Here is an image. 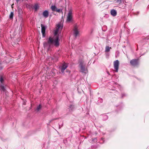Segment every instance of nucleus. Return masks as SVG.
Here are the masks:
<instances>
[{"label":"nucleus","instance_id":"f257e3e1","mask_svg":"<svg viewBox=\"0 0 149 149\" xmlns=\"http://www.w3.org/2000/svg\"><path fill=\"white\" fill-rule=\"evenodd\" d=\"M59 41V38H49L47 42H44V47L47 48L48 50L54 46L58 47L60 45Z\"/></svg>","mask_w":149,"mask_h":149},{"label":"nucleus","instance_id":"6e6552de","mask_svg":"<svg viewBox=\"0 0 149 149\" xmlns=\"http://www.w3.org/2000/svg\"><path fill=\"white\" fill-rule=\"evenodd\" d=\"M41 32L42 34V37H44L45 36V30L46 27L44 25L41 24Z\"/></svg>","mask_w":149,"mask_h":149},{"label":"nucleus","instance_id":"7ed1b4c3","mask_svg":"<svg viewBox=\"0 0 149 149\" xmlns=\"http://www.w3.org/2000/svg\"><path fill=\"white\" fill-rule=\"evenodd\" d=\"M72 10L71 9H70L69 10L66 21L67 22H70L72 21Z\"/></svg>","mask_w":149,"mask_h":149},{"label":"nucleus","instance_id":"4468645a","mask_svg":"<svg viewBox=\"0 0 149 149\" xmlns=\"http://www.w3.org/2000/svg\"><path fill=\"white\" fill-rule=\"evenodd\" d=\"M4 81L3 77V76L0 75V81L1 82V84H3Z\"/></svg>","mask_w":149,"mask_h":149},{"label":"nucleus","instance_id":"39448f33","mask_svg":"<svg viewBox=\"0 0 149 149\" xmlns=\"http://www.w3.org/2000/svg\"><path fill=\"white\" fill-rule=\"evenodd\" d=\"M119 61L118 60H116L113 62V66L115 69V71L118 72L119 69Z\"/></svg>","mask_w":149,"mask_h":149},{"label":"nucleus","instance_id":"6ab92c4d","mask_svg":"<svg viewBox=\"0 0 149 149\" xmlns=\"http://www.w3.org/2000/svg\"><path fill=\"white\" fill-rule=\"evenodd\" d=\"M55 11H56L57 12L59 13L61 11V10L60 9L56 8Z\"/></svg>","mask_w":149,"mask_h":149},{"label":"nucleus","instance_id":"a211bd4d","mask_svg":"<svg viewBox=\"0 0 149 149\" xmlns=\"http://www.w3.org/2000/svg\"><path fill=\"white\" fill-rule=\"evenodd\" d=\"M42 106L40 104H39V105L37 107L36 110L38 111H39L41 109Z\"/></svg>","mask_w":149,"mask_h":149},{"label":"nucleus","instance_id":"4be33fe9","mask_svg":"<svg viewBox=\"0 0 149 149\" xmlns=\"http://www.w3.org/2000/svg\"><path fill=\"white\" fill-rule=\"evenodd\" d=\"M66 72L68 73L69 74L70 73V71L69 70H66Z\"/></svg>","mask_w":149,"mask_h":149},{"label":"nucleus","instance_id":"393cba45","mask_svg":"<svg viewBox=\"0 0 149 149\" xmlns=\"http://www.w3.org/2000/svg\"><path fill=\"white\" fill-rule=\"evenodd\" d=\"M107 73L109 75H110V73H109V72H107Z\"/></svg>","mask_w":149,"mask_h":149},{"label":"nucleus","instance_id":"9b49d317","mask_svg":"<svg viewBox=\"0 0 149 149\" xmlns=\"http://www.w3.org/2000/svg\"><path fill=\"white\" fill-rule=\"evenodd\" d=\"M111 15L113 16L114 17L116 16L117 15V12L116 10L112 9L110 12Z\"/></svg>","mask_w":149,"mask_h":149},{"label":"nucleus","instance_id":"b1692460","mask_svg":"<svg viewBox=\"0 0 149 149\" xmlns=\"http://www.w3.org/2000/svg\"><path fill=\"white\" fill-rule=\"evenodd\" d=\"M19 1V0H16V1L17 3H18Z\"/></svg>","mask_w":149,"mask_h":149},{"label":"nucleus","instance_id":"1a4fd4ad","mask_svg":"<svg viewBox=\"0 0 149 149\" xmlns=\"http://www.w3.org/2000/svg\"><path fill=\"white\" fill-rule=\"evenodd\" d=\"M68 64L64 63L62 65L61 68V71L62 73H64V70L68 67Z\"/></svg>","mask_w":149,"mask_h":149},{"label":"nucleus","instance_id":"412c9836","mask_svg":"<svg viewBox=\"0 0 149 149\" xmlns=\"http://www.w3.org/2000/svg\"><path fill=\"white\" fill-rule=\"evenodd\" d=\"M73 107H74V106H73V105H70V108H71V109H72V108H73Z\"/></svg>","mask_w":149,"mask_h":149},{"label":"nucleus","instance_id":"2eb2a0df","mask_svg":"<svg viewBox=\"0 0 149 149\" xmlns=\"http://www.w3.org/2000/svg\"><path fill=\"white\" fill-rule=\"evenodd\" d=\"M51 8L52 11H55L57 8L55 6H51Z\"/></svg>","mask_w":149,"mask_h":149},{"label":"nucleus","instance_id":"f3484780","mask_svg":"<svg viewBox=\"0 0 149 149\" xmlns=\"http://www.w3.org/2000/svg\"><path fill=\"white\" fill-rule=\"evenodd\" d=\"M14 15L13 13V12H11L10 15L9 17L10 19H13Z\"/></svg>","mask_w":149,"mask_h":149},{"label":"nucleus","instance_id":"f03ea898","mask_svg":"<svg viewBox=\"0 0 149 149\" xmlns=\"http://www.w3.org/2000/svg\"><path fill=\"white\" fill-rule=\"evenodd\" d=\"M63 24L62 22L59 23L54 30V33L55 36H57L62 29Z\"/></svg>","mask_w":149,"mask_h":149},{"label":"nucleus","instance_id":"20e7f679","mask_svg":"<svg viewBox=\"0 0 149 149\" xmlns=\"http://www.w3.org/2000/svg\"><path fill=\"white\" fill-rule=\"evenodd\" d=\"M79 66L80 68V71L82 72H85L86 68V64L83 61H81L80 62Z\"/></svg>","mask_w":149,"mask_h":149},{"label":"nucleus","instance_id":"f8f14e48","mask_svg":"<svg viewBox=\"0 0 149 149\" xmlns=\"http://www.w3.org/2000/svg\"><path fill=\"white\" fill-rule=\"evenodd\" d=\"M0 90L3 92L6 91V89L3 84H0Z\"/></svg>","mask_w":149,"mask_h":149},{"label":"nucleus","instance_id":"aec40b11","mask_svg":"<svg viewBox=\"0 0 149 149\" xmlns=\"http://www.w3.org/2000/svg\"><path fill=\"white\" fill-rule=\"evenodd\" d=\"M116 0V2L118 3H120L122 1V0Z\"/></svg>","mask_w":149,"mask_h":149},{"label":"nucleus","instance_id":"ddd939ff","mask_svg":"<svg viewBox=\"0 0 149 149\" xmlns=\"http://www.w3.org/2000/svg\"><path fill=\"white\" fill-rule=\"evenodd\" d=\"M111 49V47H109L108 46H106L105 47V52H108L109 51L110 49Z\"/></svg>","mask_w":149,"mask_h":149},{"label":"nucleus","instance_id":"423d86ee","mask_svg":"<svg viewBox=\"0 0 149 149\" xmlns=\"http://www.w3.org/2000/svg\"><path fill=\"white\" fill-rule=\"evenodd\" d=\"M130 63L131 65L133 66H136L139 64V59H134L130 61Z\"/></svg>","mask_w":149,"mask_h":149},{"label":"nucleus","instance_id":"dca6fc26","mask_svg":"<svg viewBox=\"0 0 149 149\" xmlns=\"http://www.w3.org/2000/svg\"><path fill=\"white\" fill-rule=\"evenodd\" d=\"M38 8V5L37 4H35L34 7L33 8L35 9V11H37Z\"/></svg>","mask_w":149,"mask_h":149},{"label":"nucleus","instance_id":"5701e85b","mask_svg":"<svg viewBox=\"0 0 149 149\" xmlns=\"http://www.w3.org/2000/svg\"><path fill=\"white\" fill-rule=\"evenodd\" d=\"M2 67L0 66V70L2 69Z\"/></svg>","mask_w":149,"mask_h":149},{"label":"nucleus","instance_id":"0eeeda50","mask_svg":"<svg viewBox=\"0 0 149 149\" xmlns=\"http://www.w3.org/2000/svg\"><path fill=\"white\" fill-rule=\"evenodd\" d=\"M79 26L77 24H75L74 27V33L75 36H77L79 34V32L78 30Z\"/></svg>","mask_w":149,"mask_h":149},{"label":"nucleus","instance_id":"9d476101","mask_svg":"<svg viewBox=\"0 0 149 149\" xmlns=\"http://www.w3.org/2000/svg\"><path fill=\"white\" fill-rule=\"evenodd\" d=\"M43 15L45 18H47L49 16V13L47 10L44 11L43 13Z\"/></svg>","mask_w":149,"mask_h":149}]
</instances>
